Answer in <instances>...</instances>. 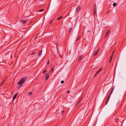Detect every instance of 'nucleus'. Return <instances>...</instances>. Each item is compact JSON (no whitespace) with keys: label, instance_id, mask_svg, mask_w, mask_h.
<instances>
[{"label":"nucleus","instance_id":"2","mask_svg":"<svg viewBox=\"0 0 126 126\" xmlns=\"http://www.w3.org/2000/svg\"><path fill=\"white\" fill-rule=\"evenodd\" d=\"M114 87L112 88V89L110 93V94L108 96L107 99L106 101V103H105L106 105L107 104L108 102L109 99H110V96L112 94V92L114 90Z\"/></svg>","mask_w":126,"mask_h":126},{"label":"nucleus","instance_id":"25","mask_svg":"<svg viewBox=\"0 0 126 126\" xmlns=\"http://www.w3.org/2000/svg\"><path fill=\"white\" fill-rule=\"evenodd\" d=\"M44 10V9H41L39 10V11L40 12H42Z\"/></svg>","mask_w":126,"mask_h":126},{"label":"nucleus","instance_id":"35","mask_svg":"<svg viewBox=\"0 0 126 126\" xmlns=\"http://www.w3.org/2000/svg\"><path fill=\"white\" fill-rule=\"evenodd\" d=\"M88 32H89L88 30Z\"/></svg>","mask_w":126,"mask_h":126},{"label":"nucleus","instance_id":"12","mask_svg":"<svg viewBox=\"0 0 126 126\" xmlns=\"http://www.w3.org/2000/svg\"><path fill=\"white\" fill-rule=\"evenodd\" d=\"M100 72L98 71H97L96 74H95V75H94V77H95Z\"/></svg>","mask_w":126,"mask_h":126},{"label":"nucleus","instance_id":"16","mask_svg":"<svg viewBox=\"0 0 126 126\" xmlns=\"http://www.w3.org/2000/svg\"><path fill=\"white\" fill-rule=\"evenodd\" d=\"M81 99H82V98H80V99L79 100V101L78 102H77V105H78V104H79V103L80 102V101L81 100Z\"/></svg>","mask_w":126,"mask_h":126},{"label":"nucleus","instance_id":"1","mask_svg":"<svg viewBox=\"0 0 126 126\" xmlns=\"http://www.w3.org/2000/svg\"><path fill=\"white\" fill-rule=\"evenodd\" d=\"M27 78L26 77H23L20 79L17 83L19 85V86L17 87V88H19L22 86Z\"/></svg>","mask_w":126,"mask_h":126},{"label":"nucleus","instance_id":"17","mask_svg":"<svg viewBox=\"0 0 126 126\" xmlns=\"http://www.w3.org/2000/svg\"><path fill=\"white\" fill-rule=\"evenodd\" d=\"M113 56H112V55H111V56H110V61H111L112 60V58H113Z\"/></svg>","mask_w":126,"mask_h":126},{"label":"nucleus","instance_id":"26","mask_svg":"<svg viewBox=\"0 0 126 126\" xmlns=\"http://www.w3.org/2000/svg\"><path fill=\"white\" fill-rule=\"evenodd\" d=\"M80 37H78V39L76 40V41H78L79 39H80Z\"/></svg>","mask_w":126,"mask_h":126},{"label":"nucleus","instance_id":"28","mask_svg":"<svg viewBox=\"0 0 126 126\" xmlns=\"http://www.w3.org/2000/svg\"><path fill=\"white\" fill-rule=\"evenodd\" d=\"M102 68H100L99 69V70L98 71H99V72H100V71H101V70H102Z\"/></svg>","mask_w":126,"mask_h":126},{"label":"nucleus","instance_id":"18","mask_svg":"<svg viewBox=\"0 0 126 126\" xmlns=\"http://www.w3.org/2000/svg\"><path fill=\"white\" fill-rule=\"evenodd\" d=\"M63 17V16H61L60 17L58 18L57 19L58 20H59L61 19V18H62Z\"/></svg>","mask_w":126,"mask_h":126},{"label":"nucleus","instance_id":"20","mask_svg":"<svg viewBox=\"0 0 126 126\" xmlns=\"http://www.w3.org/2000/svg\"><path fill=\"white\" fill-rule=\"evenodd\" d=\"M96 13V11H94V16H95V15Z\"/></svg>","mask_w":126,"mask_h":126},{"label":"nucleus","instance_id":"29","mask_svg":"<svg viewBox=\"0 0 126 126\" xmlns=\"http://www.w3.org/2000/svg\"><path fill=\"white\" fill-rule=\"evenodd\" d=\"M70 91H67V93H70Z\"/></svg>","mask_w":126,"mask_h":126},{"label":"nucleus","instance_id":"23","mask_svg":"<svg viewBox=\"0 0 126 126\" xmlns=\"http://www.w3.org/2000/svg\"><path fill=\"white\" fill-rule=\"evenodd\" d=\"M47 71L46 70H44L43 72V73H45L46 72H47Z\"/></svg>","mask_w":126,"mask_h":126},{"label":"nucleus","instance_id":"7","mask_svg":"<svg viewBox=\"0 0 126 126\" xmlns=\"http://www.w3.org/2000/svg\"><path fill=\"white\" fill-rule=\"evenodd\" d=\"M42 50H40L38 54V55L39 57L40 56L42 55Z\"/></svg>","mask_w":126,"mask_h":126},{"label":"nucleus","instance_id":"19","mask_svg":"<svg viewBox=\"0 0 126 126\" xmlns=\"http://www.w3.org/2000/svg\"><path fill=\"white\" fill-rule=\"evenodd\" d=\"M72 27H70L69 29V33H70L71 32V31L72 30Z\"/></svg>","mask_w":126,"mask_h":126},{"label":"nucleus","instance_id":"15","mask_svg":"<svg viewBox=\"0 0 126 126\" xmlns=\"http://www.w3.org/2000/svg\"><path fill=\"white\" fill-rule=\"evenodd\" d=\"M32 92H29L28 93V94L29 95H31L32 94Z\"/></svg>","mask_w":126,"mask_h":126},{"label":"nucleus","instance_id":"9","mask_svg":"<svg viewBox=\"0 0 126 126\" xmlns=\"http://www.w3.org/2000/svg\"><path fill=\"white\" fill-rule=\"evenodd\" d=\"M20 21L22 23H26L27 22V21L24 20L22 19H21L20 20Z\"/></svg>","mask_w":126,"mask_h":126},{"label":"nucleus","instance_id":"5","mask_svg":"<svg viewBox=\"0 0 126 126\" xmlns=\"http://www.w3.org/2000/svg\"><path fill=\"white\" fill-rule=\"evenodd\" d=\"M45 75L46 76L45 79L46 80H47L49 77V74L47 73Z\"/></svg>","mask_w":126,"mask_h":126},{"label":"nucleus","instance_id":"8","mask_svg":"<svg viewBox=\"0 0 126 126\" xmlns=\"http://www.w3.org/2000/svg\"><path fill=\"white\" fill-rule=\"evenodd\" d=\"M18 94V93H17L15 94L14 95L13 97V100H15V99L16 98V96H17Z\"/></svg>","mask_w":126,"mask_h":126},{"label":"nucleus","instance_id":"22","mask_svg":"<svg viewBox=\"0 0 126 126\" xmlns=\"http://www.w3.org/2000/svg\"><path fill=\"white\" fill-rule=\"evenodd\" d=\"M35 53V52H33L31 53V54L32 55H33Z\"/></svg>","mask_w":126,"mask_h":126},{"label":"nucleus","instance_id":"6","mask_svg":"<svg viewBox=\"0 0 126 126\" xmlns=\"http://www.w3.org/2000/svg\"><path fill=\"white\" fill-rule=\"evenodd\" d=\"M110 32V30H108L107 32H106V34L105 36V38H106L107 35H108L109 34V33Z\"/></svg>","mask_w":126,"mask_h":126},{"label":"nucleus","instance_id":"13","mask_svg":"<svg viewBox=\"0 0 126 126\" xmlns=\"http://www.w3.org/2000/svg\"><path fill=\"white\" fill-rule=\"evenodd\" d=\"M96 5H95L94 6V11H96Z\"/></svg>","mask_w":126,"mask_h":126},{"label":"nucleus","instance_id":"30","mask_svg":"<svg viewBox=\"0 0 126 126\" xmlns=\"http://www.w3.org/2000/svg\"><path fill=\"white\" fill-rule=\"evenodd\" d=\"M64 110H63V111H62V113H63V112H64Z\"/></svg>","mask_w":126,"mask_h":126},{"label":"nucleus","instance_id":"3","mask_svg":"<svg viewBox=\"0 0 126 126\" xmlns=\"http://www.w3.org/2000/svg\"><path fill=\"white\" fill-rule=\"evenodd\" d=\"M81 9V8L79 6H78L77 7L76 11V12L78 13Z\"/></svg>","mask_w":126,"mask_h":126},{"label":"nucleus","instance_id":"24","mask_svg":"<svg viewBox=\"0 0 126 126\" xmlns=\"http://www.w3.org/2000/svg\"><path fill=\"white\" fill-rule=\"evenodd\" d=\"M64 83V81L63 80H62L61 81V84H63Z\"/></svg>","mask_w":126,"mask_h":126},{"label":"nucleus","instance_id":"32","mask_svg":"<svg viewBox=\"0 0 126 126\" xmlns=\"http://www.w3.org/2000/svg\"><path fill=\"white\" fill-rule=\"evenodd\" d=\"M49 61L48 60V61H47V64H49Z\"/></svg>","mask_w":126,"mask_h":126},{"label":"nucleus","instance_id":"14","mask_svg":"<svg viewBox=\"0 0 126 126\" xmlns=\"http://www.w3.org/2000/svg\"><path fill=\"white\" fill-rule=\"evenodd\" d=\"M116 5V3H114L113 4V6L114 7H115Z\"/></svg>","mask_w":126,"mask_h":126},{"label":"nucleus","instance_id":"31","mask_svg":"<svg viewBox=\"0 0 126 126\" xmlns=\"http://www.w3.org/2000/svg\"><path fill=\"white\" fill-rule=\"evenodd\" d=\"M53 68L52 69H51V71H53Z\"/></svg>","mask_w":126,"mask_h":126},{"label":"nucleus","instance_id":"34","mask_svg":"<svg viewBox=\"0 0 126 126\" xmlns=\"http://www.w3.org/2000/svg\"><path fill=\"white\" fill-rule=\"evenodd\" d=\"M111 61H110V60L109 62L110 63L111 62Z\"/></svg>","mask_w":126,"mask_h":126},{"label":"nucleus","instance_id":"10","mask_svg":"<svg viewBox=\"0 0 126 126\" xmlns=\"http://www.w3.org/2000/svg\"><path fill=\"white\" fill-rule=\"evenodd\" d=\"M83 58V56L82 55L80 56L79 58L78 61L80 62L81 60V59H82Z\"/></svg>","mask_w":126,"mask_h":126},{"label":"nucleus","instance_id":"33","mask_svg":"<svg viewBox=\"0 0 126 126\" xmlns=\"http://www.w3.org/2000/svg\"><path fill=\"white\" fill-rule=\"evenodd\" d=\"M109 13V12H107V14H108Z\"/></svg>","mask_w":126,"mask_h":126},{"label":"nucleus","instance_id":"21","mask_svg":"<svg viewBox=\"0 0 126 126\" xmlns=\"http://www.w3.org/2000/svg\"><path fill=\"white\" fill-rule=\"evenodd\" d=\"M53 20H51V21H50L49 22V24H51V23H52V22H53Z\"/></svg>","mask_w":126,"mask_h":126},{"label":"nucleus","instance_id":"27","mask_svg":"<svg viewBox=\"0 0 126 126\" xmlns=\"http://www.w3.org/2000/svg\"><path fill=\"white\" fill-rule=\"evenodd\" d=\"M114 51H113V52H112V54H111V55H112V56H113V54L114 53Z\"/></svg>","mask_w":126,"mask_h":126},{"label":"nucleus","instance_id":"4","mask_svg":"<svg viewBox=\"0 0 126 126\" xmlns=\"http://www.w3.org/2000/svg\"><path fill=\"white\" fill-rule=\"evenodd\" d=\"M99 50V48H98L96 51H95V53H94V56H95L98 53Z\"/></svg>","mask_w":126,"mask_h":126},{"label":"nucleus","instance_id":"11","mask_svg":"<svg viewBox=\"0 0 126 126\" xmlns=\"http://www.w3.org/2000/svg\"><path fill=\"white\" fill-rule=\"evenodd\" d=\"M5 80L3 81L1 83V86H2V85H3V84L5 82Z\"/></svg>","mask_w":126,"mask_h":126}]
</instances>
